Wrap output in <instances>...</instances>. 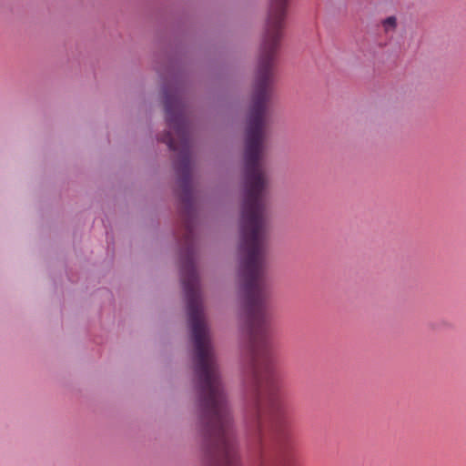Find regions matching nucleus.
<instances>
[{"mask_svg":"<svg viewBox=\"0 0 466 466\" xmlns=\"http://www.w3.org/2000/svg\"><path fill=\"white\" fill-rule=\"evenodd\" d=\"M238 466L239 455L228 386L206 329V461Z\"/></svg>","mask_w":466,"mask_h":466,"instance_id":"1","label":"nucleus"},{"mask_svg":"<svg viewBox=\"0 0 466 466\" xmlns=\"http://www.w3.org/2000/svg\"><path fill=\"white\" fill-rule=\"evenodd\" d=\"M166 121L170 129L159 140L167 144L170 150L177 153L175 168L178 175L180 199L192 207L194 200L192 169L193 140L191 126L187 117V110L179 91L172 86L163 89Z\"/></svg>","mask_w":466,"mask_h":466,"instance_id":"2","label":"nucleus"},{"mask_svg":"<svg viewBox=\"0 0 466 466\" xmlns=\"http://www.w3.org/2000/svg\"><path fill=\"white\" fill-rule=\"evenodd\" d=\"M181 280L187 299V322L194 346V371L199 402L204 394V313L195 260L188 255L181 265Z\"/></svg>","mask_w":466,"mask_h":466,"instance_id":"3","label":"nucleus"},{"mask_svg":"<svg viewBox=\"0 0 466 466\" xmlns=\"http://www.w3.org/2000/svg\"><path fill=\"white\" fill-rule=\"evenodd\" d=\"M381 26L385 34L392 33L396 30L398 25V21L396 16L391 15L388 16L385 19L381 20Z\"/></svg>","mask_w":466,"mask_h":466,"instance_id":"4","label":"nucleus"}]
</instances>
